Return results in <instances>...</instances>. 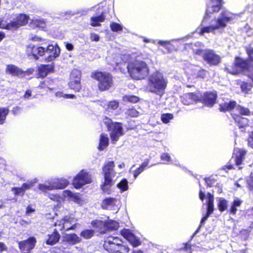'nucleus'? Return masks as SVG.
Returning a JSON list of instances; mask_svg holds the SVG:
<instances>
[{"mask_svg":"<svg viewBox=\"0 0 253 253\" xmlns=\"http://www.w3.org/2000/svg\"><path fill=\"white\" fill-rule=\"evenodd\" d=\"M222 0H211L208 3L206 12L202 20L199 34L215 33L217 30H222L226 27L234 18V15L227 10H222L217 18L212 20L209 26H204L211 17V14L217 12L221 8Z\"/></svg>","mask_w":253,"mask_h":253,"instance_id":"nucleus-1","label":"nucleus"},{"mask_svg":"<svg viewBox=\"0 0 253 253\" xmlns=\"http://www.w3.org/2000/svg\"><path fill=\"white\" fill-rule=\"evenodd\" d=\"M168 83L167 78L162 73L156 72L149 77L146 89L162 97L165 93Z\"/></svg>","mask_w":253,"mask_h":253,"instance_id":"nucleus-2","label":"nucleus"},{"mask_svg":"<svg viewBox=\"0 0 253 253\" xmlns=\"http://www.w3.org/2000/svg\"><path fill=\"white\" fill-rule=\"evenodd\" d=\"M127 69L131 78L136 80L144 79L149 73L148 65L142 61L136 60L129 63Z\"/></svg>","mask_w":253,"mask_h":253,"instance_id":"nucleus-3","label":"nucleus"},{"mask_svg":"<svg viewBox=\"0 0 253 253\" xmlns=\"http://www.w3.org/2000/svg\"><path fill=\"white\" fill-rule=\"evenodd\" d=\"M115 164L113 161H109L104 164L102 169L104 181L101 185L102 191L106 193L110 194L111 188L115 183L113 178L116 172L114 170Z\"/></svg>","mask_w":253,"mask_h":253,"instance_id":"nucleus-4","label":"nucleus"},{"mask_svg":"<svg viewBox=\"0 0 253 253\" xmlns=\"http://www.w3.org/2000/svg\"><path fill=\"white\" fill-rule=\"evenodd\" d=\"M103 247L109 253H127L129 251L127 246L122 245L119 237L114 236L105 238Z\"/></svg>","mask_w":253,"mask_h":253,"instance_id":"nucleus-5","label":"nucleus"},{"mask_svg":"<svg viewBox=\"0 0 253 253\" xmlns=\"http://www.w3.org/2000/svg\"><path fill=\"white\" fill-rule=\"evenodd\" d=\"M92 77L98 82V88L101 91L109 89L113 84L112 76L108 73L96 72L92 74Z\"/></svg>","mask_w":253,"mask_h":253,"instance_id":"nucleus-6","label":"nucleus"},{"mask_svg":"<svg viewBox=\"0 0 253 253\" xmlns=\"http://www.w3.org/2000/svg\"><path fill=\"white\" fill-rule=\"evenodd\" d=\"M5 16L8 21L9 30H16L19 27L26 25L28 22L29 16L25 14H6Z\"/></svg>","mask_w":253,"mask_h":253,"instance_id":"nucleus-7","label":"nucleus"},{"mask_svg":"<svg viewBox=\"0 0 253 253\" xmlns=\"http://www.w3.org/2000/svg\"><path fill=\"white\" fill-rule=\"evenodd\" d=\"M104 123L106 125L108 129L111 131L110 137L114 143L117 141L120 136L123 135V129L122 124L119 123H113L111 120L105 117Z\"/></svg>","mask_w":253,"mask_h":253,"instance_id":"nucleus-8","label":"nucleus"},{"mask_svg":"<svg viewBox=\"0 0 253 253\" xmlns=\"http://www.w3.org/2000/svg\"><path fill=\"white\" fill-rule=\"evenodd\" d=\"M196 54L202 56L203 59L211 65H217L221 61L220 57L213 50L197 49L194 51Z\"/></svg>","mask_w":253,"mask_h":253,"instance_id":"nucleus-9","label":"nucleus"},{"mask_svg":"<svg viewBox=\"0 0 253 253\" xmlns=\"http://www.w3.org/2000/svg\"><path fill=\"white\" fill-rule=\"evenodd\" d=\"M77 219L75 218L66 215L63 219L56 221L54 223V226L58 227V230L60 231L74 230L76 228L78 223H77Z\"/></svg>","mask_w":253,"mask_h":253,"instance_id":"nucleus-10","label":"nucleus"},{"mask_svg":"<svg viewBox=\"0 0 253 253\" xmlns=\"http://www.w3.org/2000/svg\"><path fill=\"white\" fill-rule=\"evenodd\" d=\"M91 182V175L86 171L82 170L74 178L73 184L76 189Z\"/></svg>","mask_w":253,"mask_h":253,"instance_id":"nucleus-11","label":"nucleus"},{"mask_svg":"<svg viewBox=\"0 0 253 253\" xmlns=\"http://www.w3.org/2000/svg\"><path fill=\"white\" fill-rule=\"evenodd\" d=\"M81 74L77 70H73L70 75L69 87L76 91H79L81 88Z\"/></svg>","mask_w":253,"mask_h":253,"instance_id":"nucleus-12","label":"nucleus"},{"mask_svg":"<svg viewBox=\"0 0 253 253\" xmlns=\"http://www.w3.org/2000/svg\"><path fill=\"white\" fill-rule=\"evenodd\" d=\"M60 49L57 44L55 45L49 44L45 48V54H47V57L45 61L50 62L54 60L59 55Z\"/></svg>","mask_w":253,"mask_h":253,"instance_id":"nucleus-13","label":"nucleus"},{"mask_svg":"<svg viewBox=\"0 0 253 253\" xmlns=\"http://www.w3.org/2000/svg\"><path fill=\"white\" fill-rule=\"evenodd\" d=\"M45 48L42 46L30 44L27 47L26 53L29 55H32L34 59L37 60L39 56L45 54Z\"/></svg>","mask_w":253,"mask_h":253,"instance_id":"nucleus-14","label":"nucleus"},{"mask_svg":"<svg viewBox=\"0 0 253 253\" xmlns=\"http://www.w3.org/2000/svg\"><path fill=\"white\" fill-rule=\"evenodd\" d=\"M201 96V101L206 106L211 107L215 104L217 98L216 92H207L204 94L203 96Z\"/></svg>","mask_w":253,"mask_h":253,"instance_id":"nucleus-15","label":"nucleus"},{"mask_svg":"<svg viewBox=\"0 0 253 253\" xmlns=\"http://www.w3.org/2000/svg\"><path fill=\"white\" fill-rule=\"evenodd\" d=\"M181 99L184 105H189L201 101V96L199 94L194 93H188L183 94Z\"/></svg>","mask_w":253,"mask_h":253,"instance_id":"nucleus-16","label":"nucleus"},{"mask_svg":"<svg viewBox=\"0 0 253 253\" xmlns=\"http://www.w3.org/2000/svg\"><path fill=\"white\" fill-rule=\"evenodd\" d=\"M60 237L58 227H56L52 233L47 234L45 239V243L47 245H54L59 241Z\"/></svg>","mask_w":253,"mask_h":253,"instance_id":"nucleus-17","label":"nucleus"},{"mask_svg":"<svg viewBox=\"0 0 253 253\" xmlns=\"http://www.w3.org/2000/svg\"><path fill=\"white\" fill-rule=\"evenodd\" d=\"M36 242L35 237H30L28 240L19 242V248L21 251L29 252L33 249Z\"/></svg>","mask_w":253,"mask_h":253,"instance_id":"nucleus-18","label":"nucleus"},{"mask_svg":"<svg viewBox=\"0 0 253 253\" xmlns=\"http://www.w3.org/2000/svg\"><path fill=\"white\" fill-rule=\"evenodd\" d=\"M5 73L12 76L22 77L24 76L25 72L14 65L9 64L6 66Z\"/></svg>","mask_w":253,"mask_h":253,"instance_id":"nucleus-19","label":"nucleus"},{"mask_svg":"<svg viewBox=\"0 0 253 253\" xmlns=\"http://www.w3.org/2000/svg\"><path fill=\"white\" fill-rule=\"evenodd\" d=\"M232 117L239 128H245V130H241L242 131H245L246 128L249 127V120L247 118L238 115H233Z\"/></svg>","mask_w":253,"mask_h":253,"instance_id":"nucleus-20","label":"nucleus"},{"mask_svg":"<svg viewBox=\"0 0 253 253\" xmlns=\"http://www.w3.org/2000/svg\"><path fill=\"white\" fill-rule=\"evenodd\" d=\"M247 152L244 150L235 149L233 153L234 161L237 166H240L242 164L243 159Z\"/></svg>","mask_w":253,"mask_h":253,"instance_id":"nucleus-21","label":"nucleus"},{"mask_svg":"<svg viewBox=\"0 0 253 253\" xmlns=\"http://www.w3.org/2000/svg\"><path fill=\"white\" fill-rule=\"evenodd\" d=\"M82 239L75 233L67 234L64 236V242L74 245L81 242Z\"/></svg>","mask_w":253,"mask_h":253,"instance_id":"nucleus-22","label":"nucleus"},{"mask_svg":"<svg viewBox=\"0 0 253 253\" xmlns=\"http://www.w3.org/2000/svg\"><path fill=\"white\" fill-rule=\"evenodd\" d=\"M91 224L100 233L104 234L107 232L106 221L95 220L92 221Z\"/></svg>","mask_w":253,"mask_h":253,"instance_id":"nucleus-23","label":"nucleus"},{"mask_svg":"<svg viewBox=\"0 0 253 253\" xmlns=\"http://www.w3.org/2000/svg\"><path fill=\"white\" fill-rule=\"evenodd\" d=\"M54 65L53 64H47V65H41L38 68V74L39 75L44 78L50 72L53 71Z\"/></svg>","mask_w":253,"mask_h":253,"instance_id":"nucleus-24","label":"nucleus"},{"mask_svg":"<svg viewBox=\"0 0 253 253\" xmlns=\"http://www.w3.org/2000/svg\"><path fill=\"white\" fill-rule=\"evenodd\" d=\"M117 199L114 198H107L103 200L101 207L103 209L112 210L115 206Z\"/></svg>","mask_w":253,"mask_h":253,"instance_id":"nucleus-25","label":"nucleus"},{"mask_svg":"<svg viewBox=\"0 0 253 253\" xmlns=\"http://www.w3.org/2000/svg\"><path fill=\"white\" fill-rule=\"evenodd\" d=\"M63 195L65 198H69L77 204H82V201L79 195L72 193L69 190H65L63 192Z\"/></svg>","mask_w":253,"mask_h":253,"instance_id":"nucleus-26","label":"nucleus"},{"mask_svg":"<svg viewBox=\"0 0 253 253\" xmlns=\"http://www.w3.org/2000/svg\"><path fill=\"white\" fill-rule=\"evenodd\" d=\"M236 105V103L234 101H230L229 102H225L220 104L219 110L221 112H226L231 111Z\"/></svg>","mask_w":253,"mask_h":253,"instance_id":"nucleus-27","label":"nucleus"},{"mask_svg":"<svg viewBox=\"0 0 253 253\" xmlns=\"http://www.w3.org/2000/svg\"><path fill=\"white\" fill-rule=\"evenodd\" d=\"M109 144V138L107 134H101L99 139V144L98 146V149L99 150H103L106 148Z\"/></svg>","mask_w":253,"mask_h":253,"instance_id":"nucleus-28","label":"nucleus"},{"mask_svg":"<svg viewBox=\"0 0 253 253\" xmlns=\"http://www.w3.org/2000/svg\"><path fill=\"white\" fill-rule=\"evenodd\" d=\"M105 17L103 13H102L99 16H94L91 18V25L93 27L99 26L101 25L100 22H102L104 21Z\"/></svg>","mask_w":253,"mask_h":253,"instance_id":"nucleus-29","label":"nucleus"},{"mask_svg":"<svg viewBox=\"0 0 253 253\" xmlns=\"http://www.w3.org/2000/svg\"><path fill=\"white\" fill-rule=\"evenodd\" d=\"M127 55H124L121 56L120 54H115L113 57V60L110 62L112 65H117L121 63L122 62H126L127 60Z\"/></svg>","mask_w":253,"mask_h":253,"instance_id":"nucleus-30","label":"nucleus"},{"mask_svg":"<svg viewBox=\"0 0 253 253\" xmlns=\"http://www.w3.org/2000/svg\"><path fill=\"white\" fill-rule=\"evenodd\" d=\"M208 203L207 213L211 215L214 211L213 196L210 193H208Z\"/></svg>","mask_w":253,"mask_h":253,"instance_id":"nucleus-31","label":"nucleus"},{"mask_svg":"<svg viewBox=\"0 0 253 253\" xmlns=\"http://www.w3.org/2000/svg\"><path fill=\"white\" fill-rule=\"evenodd\" d=\"M119 227V224L118 222L113 220H108L106 221L107 232L109 231L116 230Z\"/></svg>","mask_w":253,"mask_h":253,"instance_id":"nucleus-32","label":"nucleus"},{"mask_svg":"<svg viewBox=\"0 0 253 253\" xmlns=\"http://www.w3.org/2000/svg\"><path fill=\"white\" fill-rule=\"evenodd\" d=\"M217 202V207L219 211L221 212L225 211L227 208V201L223 198H219Z\"/></svg>","mask_w":253,"mask_h":253,"instance_id":"nucleus-33","label":"nucleus"},{"mask_svg":"<svg viewBox=\"0 0 253 253\" xmlns=\"http://www.w3.org/2000/svg\"><path fill=\"white\" fill-rule=\"evenodd\" d=\"M242 203V201L239 199H235L231 206L230 213L233 214H235L237 211V208L240 207Z\"/></svg>","mask_w":253,"mask_h":253,"instance_id":"nucleus-34","label":"nucleus"},{"mask_svg":"<svg viewBox=\"0 0 253 253\" xmlns=\"http://www.w3.org/2000/svg\"><path fill=\"white\" fill-rule=\"evenodd\" d=\"M9 113V110L7 108H0V125L5 123L6 116Z\"/></svg>","mask_w":253,"mask_h":253,"instance_id":"nucleus-35","label":"nucleus"},{"mask_svg":"<svg viewBox=\"0 0 253 253\" xmlns=\"http://www.w3.org/2000/svg\"><path fill=\"white\" fill-rule=\"evenodd\" d=\"M148 161L143 162L141 165L134 171L133 176L135 179L148 166Z\"/></svg>","mask_w":253,"mask_h":253,"instance_id":"nucleus-36","label":"nucleus"},{"mask_svg":"<svg viewBox=\"0 0 253 253\" xmlns=\"http://www.w3.org/2000/svg\"><path fill=\"white\" fill-rule=\"evenodd\" d=\"M117 187L119 188L122 192L126 191L128 189L127 180L124 178L117 184Z\"/></svg>","mask_w":253,"mask_h":253,"instance_id":"nucleus-37","label":"nucleus"},{"mask_svg":"<svg viewBox=\"0 0 253 253\" xmlns=\"http://www.w3.org/2000/svg\"><path fill=\"white\" fill-rule=\"evenodd\" d=\"M93 235L94 231L91 229H85L80 233L81 237H83L85 239L91 238Z\"/></svg>","mask_w":253,"mask_h":253,"instance_id":"nucleus-38","label":"nucleus"},{"mask_svg":"<svg viewBox=\"0 0 253 253\" xmlns=\"http://www.w3.org/2000/svg\"><path fill=\"white\" fill-rule=\"evenodd\" d=\"M123 99L124 101H128L131 103H136L139 100V98L135 95H125Z\"/></svg>","mask_w":253,"mask_h":253,"instance_id":"nucleus-39","label":"nucleus"},{"mask_svg":"<svg viewBox=\"0 0 253 253\" xmlns=\"http://www.w3.org/2000/svg\"><path fill=\"white\" fill-rule=\"evenodd\" d=\"M161 120L163 123L168 124L169 121L173 119V116L172 114H163L161 117Z\"/></svg>","mask_w":253,"mask_h":253,"instance_id":"nucleus-40","label":"nucleus"},{"mask_svg":"<svg viewBox=\"0 0 253 253\" xmlns=\"http://www.w3.org/2000/svg\"><path fill=\"white\" fill-rule=\"evenodd\" d=\"M119 107V102L116 100L110 101L107 107V110L109 112H112L113 110H116Z\"/></svg>","mask_w":253,"mask_h":253,"instance_id":"nucleus-41","label":"nucleus"},{"mask_svg":"<svg viewBox=\"0 0 253 253\" xmlns=\"http://www.w3.org/2000/svg\"><path fill=\"white\" fill-rule=\"evenodd\" d=\"M236 110L241 115L248 116L250 114V111L249 109L242 107L240 105L236 107Z\"/></svg>","mask_w":253,"mask_h":253,"instance_id":"nucleus-42","label":"nucleus"},{"mask_svg":"<svg viewBox=\"0 0 253 253\" xmlns=\"http://www.w3.org/2000/svg\"><path fill=\"white\" fill-rule=\"evenodd\" d=\"M110 28L113 32H118L122 31L123 26L117 23L112 22L110 24Z\"/></svg>","mask_w":253,"mask_h":253,"instance_id":"nucleus-43","label":"nucleus"},{"mask_svg":"<svg viewBox=\"0 0 253 253\" xmlns=\"http://www.w3.org/2000/svg\"><path fill=\"white\" fill-rule=\"evenodd\" d=\"M51 187L50 182H46L45 184H40L39 185V189L43 192H46L48 190H52V187Z\"/></svg>","mask_w":253,"mask_h":253,"instance_id":"nucleus-44","label":"nucleus"},{"mask_svg":"<svg viewBox=\"0 0 253 253\" xmlns=\"http://www.w3.org/2000/svg\"><path fill=\"white\" fill-rule=\"evenodd\" d=\"M252 87L251 84L243 82L241 84V88L242 91L247 93L249 91L251 90Z\"/></svg>","mask_w":253,"mask_h":253,"instance_id":"nucleus-45","label":"nucleus"},{"mask_svg":"<svg viewBox=\"0 0 253 253\" xmlns=\"http://www.w3.org/2000/svg\"><path fill=\"white\" fill-rule=\"evenodd\" d=\"M58 182V186L59 187V189H62L67 187L69 184V182L67 180L65 179H57Z\"/></svg>","mask_w":253,"mask_h":253,"instance_id":"nucleus-46","label":"nucleus"},{"mask_svg":"<svg viewBox=\"0 0 253 253\" xmlns=\"http://www.w3.org/2000/svg\"><path fill=\"white\" fill-rule=\"evenodd\" d=\"M128 241L132 245L133 247H137L140 244L139 240L136 237H135L134 235L130 236Z\"/></svg>","mask_w":253,"mask_h":253,"instance_id":"nucleus-47","label":"nucleus"},{"mask_svg":"<svg viewBox=\"0 0 253 253\" xmlns=\"http://www.w3.org/2000/svg\"><path fill=\"white\" fill-rule=\"evenodd\" d=\"M121 235L128 240L130 236L134 235L129 230L124 229L121 232Z\"/></svg>","mask_w":253,"mask_h":253,"instance_id":"nucleus-48","label":"nucleus"},{"mask_svg":"<svg viewBox=\"0 0 253 253\" xmlns=\"http://www.w3.org/2000/svg\"><path fill=\"white\" fill-rule=\"evenodd\" d=\"M12 191L14 192L15 195L23 196L25 192L21 187H13L11 189Z\"/></svg>","mask_w":253,"mask_h":253,"instance_id":"nucleus-49","label":"nucleus"},{"mask_svg":"<svg viewBox=\"0 0 253 253\" xmlns=\"http://www.w3.org/2000/svg\"><path fill=\"white\" fill-rule=\"evenodd\" d=\"M32 23L37 27L43 28L45 26L44 21L41 19H34L32 20Z\"/></svg>","mask_w":253,"mask_h":253,"instance_id":"nucleus-50","label":"nucleus"},{"mask_svg":"<svg viewBox=\"0 0 253 253\" xmlns=\"http://www.w3.org/2000/svg\"><path fill=\"white\" fill-rule=\"evenodd\" d=\"M210 215L206 213V214L201 219L200 226H199L197 230L193 234L192 236V238L194 237L198 232H199L201 226L204 224L205 222L207 220Z\"/></svg>","mask_w":253,"mask_h":253,"instance_id":"nucleus-51","label":"nucleus"},{"mask_svg":"<svg viewBox=\"0 0 253 253\" xmlns=\"http://www.w3.org/2000/svg\"><path fill=\"white\" fill-rule=\"evenodd\" d=\"M126 114L131 117H136L138 116L139 112L134 109H130L126 111Z\"/></svg>","mask_w":253,"mask_h":253,"instance_id":"nucleus-52","label":"nucleus"},{"mask_svg":"<svg viewBox=\"0 0 253 253\" xmlns=\"http://www.w3.org/2000/svg\"><path fill=\"white\" fill-rule=\"evenodd\" d=\"M160 158H161V159L163 161H166L167 162H170L171 163H172V160L171 159V157L170 156L169 154L168 153H162L161 155Z\"/></svg>","mask_w":253,"mask_h":253,"instance_id":"nucleus-53","label":"nucleus"},{"mask_svg":"<svg viewBox=\"0 0 253 253\" xmlns=\"http://www.w3.org/2000/svg\"><path fill=\"white\" fill-rule=\"evenodd\" d=\"M173 40L171 41L172 42ZM170 41H161L159 40L157 41V43L166 49H169V45H170Z\"/></svg>","mask_w":253,"mask_h":253,"instance_id":"nucleus-54","label":"nucleus"},{"mask_svg":"<svg viewBox=\"0 0 253 253\" xmlns=\"http://www.w3.org/2000/svg\"><path fill=\"white\" fill-rule=\"evenodd\" d=\"M9 25L7 18L6 20L4 21L3 19H0V29H6L9 30Z\"/></svg>","mask_w":253,"mask_h":253,"instance_id":"nucleus-55","label":"nucleus"},{"mask_svg":"<svg viewBox=\"0 0 253 253\" xmlns=\"http://www.w3.org/2000/svg\"><path fill=\"white\" fill-rule=\"evenodd\" d=\"M249 235L250 231L246 229L241 230L240 233V236L244 240H246L249 236Z\"/></svg>","mask_w":253,"mask_h":253,"instance_id":"nucleus-56","label":"nucleus"},{"mask_svg":"<svg viewBox=\"0 0 253 253\" xmlns=\"http://www.w3.org/2000/svg\"><path fill=\"white\" fill-rule=\"evenodd\" d=\"M33 186V183L32 182H28L24 183L22 184L21 187L23 189L24 191H25L27 190L30 189Z\"/></svg>","mask_w":253,"mask_h":253,"instance_id":"nucleus-57","label":"nucleus"},{"mask_svg":"<svg viewBox=\"0 0 253 253\" xmlns=\"http://www.w3.org/2000/svg\"><path fill=\"white\" fill-rule=\"evenodd\" d=\"M205 180L207 184V186L209 187L212 186L215 183V181L213 179H212L210 177L205 178Z\"/></svg>","mask_w":253,"mask_h":253,"instance_id":"nucleus-58","label":"nucleus"},{"mask_svg":"<svg viewBox=\"0 0 253 253\" xmlns=\"http://www.w3.org/2000/svg\"><path fill=\"white\" fill-rule=\"evenodd\" d=\"M50 185L51 186V187H52L51 188L52 189V190H55V189H59V187L58 186V182H57V179L53 180L50 181Z\"/></svg>","mask_w":253,"mask_h":253,"instance_id":"nucleus-59","label":"nucleus"},{"mask_svg":"<svg viewBox=\"0 0 253 253\" xmlns=\"http://www.w3.org/2000/svg\"><path fill=\"white\" fill-rule=\"evenodd\" d=\"M248 144L249 145L253 148V131H252L249 135L248 138Z\"/></svg>","mask_w":253,"mask_h":253,"instance_id":"nucleus-60","label":"nucleus"},{"mask_svg":"<svg viewBox=\"0 0 253 253\" xmlns=\"http://www.w3.org/2000/svg\"><path fill=\"white\" fill-rule=\"evenodd\" d=\"M90 39L92 41L98 42L99 41L100 37L97 34L91 33L90 35Z\"/></svg>","mask_w":253,"mask_h":253,"instance_id":"nucleus-61","label":"nucleus"},{"mask_svg":"<svg viewBox=\"0 0 253 253\" xmlns=\"http://www.w3.org/2000/svg\"><path fill=\"white\" fill-rule=\"evenodd\" d=\"M244 30H245L249 36H251L253 35V31L252 29L250 28L248 25H246L244 27Z\"/></svg>","mask_w":253,"mask_h":253,"instance_id":"nucleus-62","label":"nucleus"},{"mask_svg":"<svg viewBox=\"0 0 253 253\" xmlns=\"http://www.w3.org/2000/svg\"><path fill=\"white\" fill-rule=\"evenodd\" d=\"M251 6L248 5L246 8L244 12H246L248 16H250L253 12V7H250Z\"/></svg>","mask_w":253,"mask_h":253,"instance_id":"nucleus-63","label":"nucleus"},{"mask_svg":"<svg viewBox=\"0 0 253 253\" xmlns=\"http://www.w3.org/2000/svg\"><path fill=\"white\" fill-rule=\"evenodd\" d=\"M35 211L34 209H33L30 206H28L26 208V214L30 215L32 212H34Z\"/></svg>","mask_w":253,"mask_h":253,"instance_id":"nucleus-64","label":"nucleus"}]
</instances>
